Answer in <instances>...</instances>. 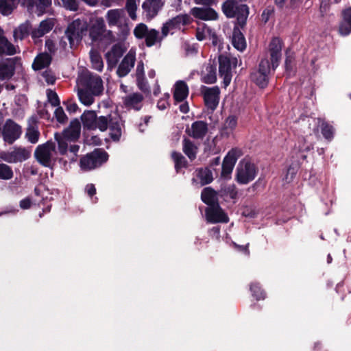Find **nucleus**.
I'll list each match as a JSON object with an SVG mask.
<instances>
[{"mask_svg":"<svg viewBox=\"0 0 351 351\" xmlns=\"http://www.w3.org/2000/svg\"><path fill=\"white\" fill-rule=\"evenodd\" d=\"M221 10L228 19L236 18L234 25L232 45L240 51L246 49V40L240 29H243L247 24L250 8L246 4H239L237 0H226L221 5Z\"/></svg>","mask_w":351,"mask_h":351,"instance_id":"f257e3e1","label":"nucleus"},{"mask_svg":"<svg viewBox=\"0 0 351 351\" xmlns=\"http://www.w3.org/2000/svg\"><path fill=\"white\" fill-rule=\"evenodd\" d=\"M108 154L104 149L96 148L80 158V168L84 171L97 168L108 160Z\"/></svg>","mask_w":351,"mask_h":351,"instance_id":"f03ea898","label":"nucleus"},{"mask_svg":"<svg viewBox=\"0 0 351 351\" xmlns=\"http://www.w3.org/2000/svg\"><path fill=\"white\" fill-rule=\"evenodd\" d=\"M258 171V169L254 163L243 160L237 167L235 180L240 184H247L254 180Z\"/></svg>","mask_w":351,"mask_h":351,"instance_id":"7ed1b4c3","label":"nucleus"},{"mask_svg":"<svg viewBox=\"0 0 351 351\" xmlns=\"http://www.w3.org/2000/svg\"><path fill=\"white\" fill-rule=\"evenodd\" d=\"M271 64L267 58H263L258 64V69L250 73V80L261 88L267 86L269 81Z\"/></svg>","mask_w":351,"mask_h":351,"instance_id":"20e7f679","label":"nucleus"},{"mask_svg":"<svg viewBox=\"0 0 351 351\" xmlns=\"http://www.w3.org/2000/svg\"><path fill=\"white\" fill-rule=\"evenodd\" d=\"M80 85L83 89L88 90L96 96L100 95L103 90V82L101 78L90 73L82 74L80 77Z\"/></svg>","mask_w":351,"mask_h":351,"instance_id":"39448f33","label":"nucleus"},{"mask_svg":"<svg viewBox=\"0 0 351 351\" xmlns=\"http://www.w3.org/2000/svg\"><path fill=\"white\" fill-rule=\"evenodd\" d=\"M55 143L48 141L36 147L34 152V156L40 165L48 167L51 162V152L55 151Z\"/></svg>","mask_w":351,"mask_h":351,"instance_id":"423d86ee","label":"nucleus"},{"mask_svg":"<svg viewBox=\"0 0 351 351\" xmlns=\"http://www.w3.org/2000/svg\"><path fill=\"white\" fill-rule=\"evenodd\" d=\"M201 94L203 96L205 106L210 110H215L219 102L220 89L217 86L208 87L202 86Z\"/></svg>","mask_w":351,"mask_h":351,"instance_id":"0eeeda50","label":"nucleus"},{"mask_svg":"<svg viewBox=\"0 0 351 351\" xmlns=\"http://www.w3.org/2000/svg\"><path fill=\"white\" fill-rule=\"evenodd\" d=\"M191 19L189 15L178 14L167 21L162 25L161 33L162 37H166L171 30L180 29L181 27L189 25Z\"/></svg>","mask_w":351,"mask_h":351,"instance_id":"6e6552de","label":"nucleus"},{"mask_svg":"<svg viewBox=\"0 0 351 351\" xmlns=\"http://www.w3.org/2000/svg\"><path fill=\"white\" fill-rule=\"evenodd\" d=\"M21 127L12 119L6 120L2 130V136L4 141L9 145L12 144L21 136Z\"/></svg>","mask_w":351,"mask_h":351,"instance_id":"1a4fd4ad","label":"nucleus"},{"mask_svg":"<svg viewBox=\"0 0 351 351\" xmlns=\"http://www.w3.org/2000/svg\"><path fill=\"white\" fill-rule=\"evenodd\" d=\"M242 152L238 148L231 149L224 157L221 167V177L226 178L231 175L237 159L241 156Z\"/></svg>","mask_w":351,"mask_h":351,"instance_id":"9d476101","label":"nucleus"},{"mask_svg":"<svg viewBox=\"0 0 351 351\" xmlns=\"http://www.w3.org/2000/svg\"><path fill=\"white\" fill-rule=\"evenodd\" d=\"M205 217L208 223H228L229 217L220 204L207 207L205 209Z\"/></svg>","mask_w":351,"mask_h":351,"instance_id":"9b49d317","label":"nucleus"},{"mask_svg":"<svg viewBox=\"0 0 351 351\" xmlns=\"http://www.w3.org/2000/svg\"><path fill=\"white\" fill-rule=\"evenodd\" d=\"M55 25V19L47 18L40 21L38 27L34 28L32 31L31 37L35 45L41 43L40 38L50 32Z\"/></svg>","mask_w":351,"mask_h":351,"instance_id":"f8f14e48","label":"nucleus"},{"mask_svg":"<svg viewBox=\"0 0 351 351\" xmlns=\"http://www.w3.org/2000/svg\"><path fill=\"white\" fill-rule=\"evenodd\" d=\"M84 29L80 19H76L69 23L65 30V36L69 41L72 47L75 43L77 44L82 38Z\"/></svg>","mask_w":351,"mask_h":351,"instance_id":"ddd939ff","label":"nucleus"},{"mask_svg":"<svg viewBox=\"0 0 351 351\" xmlns=\"http://www.w3.org/2000/svg\"><path fill=\"white\" fill-rule=\"evenodd\" d=\"M1 158L9 163H16L27 160L30 157V152L24 147H14L12 152H3Z\"/></svg>","mask_w":351,"mask_h":351,"instance_id":"4468645a","label":"nucleus"},{"mask_svg":"<svg viewBox=\"0 0 351 351\" xmlns=\"http://www.w3.org/2000/svg\"><path fill=\"white\" fill-rule=\"evenodd\" d=\"M190 14L202 21H215L219 18L218 13L211 6L194 7L191 9Z\"/></svg>","mask_w":351,"mask_h":351,"instance_id":"2eb2a0df","label":"nucleus"},{"mask_svg":"<svg viewBox=\"0 0 351 351\" xmlns=\"http://www.w3.org/2000/svg\"><path fill=\"white\" fill-rule=\"evenodd\" d=\"M282 42L278 37H274L271 39L269 45V51L270 53V60L271 68L274 71L278 66L281 59Z\"/></svg>","mask_w":351,"mask_h":351,"instance_id":"dca6fc26","label":"nucleus"},{"mask_svg":"<svg viewBox=\"0 0 351 351\" xmlns=\"http://www.w3.org/2000/svg\"><path fill=\"white\" fill-rule=\"evenodd\" d=\"M219 74L223 77L224 87H227L230 84L232 77L231 62L228 57L223 55L219 56Z\"/></svg>","mask_w":351,"mask_h":351,"instance_id":"f3484780","label":"nucleus"},{"mask_svg":"<svg viewBox=\"0 0 351 351\" xmlns=\"http://www.w3.org/2000/svg\"><path fill=\"white\" fill-rule=\"evenodd\" d=\"M20 58L15 57L0 61V80H10L15 73L16 65Z\"/></svg>","mask_w":351,"mask_h":351,"instance_id":"a211bd4d","label":"nucleus"},{"mask_svg":"<svg viewBox=\"0 0 351 351\" xmlns=\"http://www.w3.org/2000/svg\"><path fill=\"white\" fill-rule=\"evenodd\" d=\"M208 132V123L204 121H195L191 128L186 129V133L194 139L202 140Z\"/></svg>","mask_w":351,"mask_h":351,"instance_id":"6ab92c4d","label":"nucleus"},{"mask_svg":"<svg viewBox=\"0 0 351 351\" xmlns=\"http://www.w3.org/2000/svg\"><path fill=\"white\" fill-rule=\"evenodd\" d=\"M135 60V53L130 51L123 58L117 68V74L118 76L120 77L126 76L130 73L132 68L134 67Z\"/></svg>","mask_w":351,"mask_h":351,"instance_id":"aec40b11","label":"nucleus"},{"mask_svg":"<svg viewBox=\"0 0 351 351\" xmlns=\"http://www.w3.org/2000/svg\"><path fill=\"white\" fill-rule=\"evenodd\" d=\"M164 3L162 0H146L142 5V8L146 14L147 19L151 20L155 17Z\"/></svg>","mask_w":351,"mask_h":351,"instance_id":"412c9836","label":"nucleus"},{"mask_svg":"<svg viewBox=\"0 0 351 351\" xmlns=\"http://www.w3.org/2000/svg\"><path fill=\"white\" fill-rule=\"evenodd\" d=\"M219 191H215L210 186L204 188L201 192V200L208 207L219 204Z\"/></svg>","mask_w":351,"mask_h":351,"instance_id":"4be33fe9","label":"nucleus"},{"mask_svg":"<svg viewBox=\"0 0 351 351\" xmlns=\"http://www.w3.org/2000/svg\"><path fill=\"white\" fill-rule=\"evenodd\" d=\"M143 99L144 97L141 93H134L123 97V102L126 108H133L138 111L142 108Z\"/></svg>","mask_w":351,"mask_h":351,"instance_id":"5701e85b","label":"nucleus"},{"mask_svg":"<svg viewBox=\"0 0 351 351\" xmlns=\"http://www.w3.org/2000/svg\"><path fill=\"white\" fill-rule=\"evenodd\" d=\"M106 32V25L103 18H98L92 25L89 30V35L93 41L99 40Z\"/></svg>","mask_w":351,"mask_h":351,"instance_id":"b1692460","label":"nucleus"},{"mask_svg":"<svg viewBox=\"0 0 351 351\" xmlns=\"http://www.w3.org/2000/svg\"><path fill=\"white\" fill-rule=\"evenodd\" d=\"M33 29L34 28H32L30 21L28 20L23 23H21L18 26V27L14 29L13 37L14 41L16 42L18 40H24L31 35Z\"/></svg>","mask_w":351,"mask_h":351,"instance_id":"393cba45","label":"nucleus"},{"mask_svg":"<svg viewBox=\"0 0 351 351\" xmlns=\"http://www.w3.org/2000/svg\"><path fill=\"white\" fill-rule=\"evenodd\" d=\"M173 99L176 102L183 101L189 95V87L184 81L179 80L174 86Z\"/></svg>","mask_w":351,"mask_h":351,"instance_id":"a878e982","label":"nucleus"},{"mask_svg":"<svg viewBox=\"0 0 351 351\" xmlns=\"http://www.w3.org/2000/svg\"><path fill=\"white\" fill-rule=\"evenodd\" d=\"M125 49L122 45L117 43L112 47L110 51L106 54V57L108 64L115 65L119 61V59L123 55Z\"/></svg>","mask_w":351,"mask_h":351,"instance_id":"bb28decb","label":"nucleus"},{"mask_svg":"<svg viewBox=\"0 0 351 351\" xmlns=\"http://www.w3.org/2000/svg\"><path fill=\"white\" fill-rule=\"evenodd\" d=\"M17 53L16 47L4 36H0V57L13 56Z\"/></svg>","mask_w":351,"mask_h":351,"instance_id":"cd10ccee","label":"nucleus"},{"mask_svg":"<svg viewBox=\"0 0 351 351\" xmlns=\"http://www.w3.org/2000/svg\"><path fill=\"white\" fill-rule=\"evenodd\" d=\"M217 81V68L215 64H208L206 65L205 70L202 71V82L212 84Z\"/></svg>","mask_w":351,"mask_h":351,"instance_id":"c85d7f7f","label":"nucleus"},{"mask_svg":"<svg viewBox=\"0 0 351 351\" xmlns=\"http://www.w3.org/2000/svg\"><path fill=\"white\" fill-rule=\"evenodd\" d=\"M81 121L84 128L90 130L96 129L97 114L95 111H84L81 116Z\"/></svg>","mask_w":351,"mask_h":351,"instance_id":"c756f323","label":"nucleus"},{"mask_svg":"<svg viewBox=\"0 0 351 351\" xmlns=\"http://www.w3.org/2000/svg\"><path fill=\"white\" fill-rule=\"evenodd\" d=\"M195 173L201 186L209 184L213 181L212 171L208 167L197 168L195 170Z\"/></svg>","mask_w":351,"mask_h":351,"instance_id":"7c9ffc66","label":"nucleus"},{"mask_svg":"<svg viewBox=\"0 0 351 351\" xmlns=\"http://www.w3.org/2000/svg\"><path fill=\"white\" fill-rule=\"evenodd\" d=\"M219 197L222 198L229 197L234 200L238 199V190L235 184H222L219 190Z\"/></svg>","mask_w":351,"mask_h":351,"instance_id":"2f4dec72","label":"nucleus"},{"mask_svg":"<svg viewBox=\"0 0 351 351\" xmlns=\"http://www.w3.org/2000/svg\"><path fill=\"white\" fill-rule=\"evenodd\" d=\"M51 56L47 53H43L36 57L32 64L35 71H39L49 66L51 62Z\"/></svg>","mask_w":351,"mask_h":351,"instance_id":"473e14b6","label":"nucleus"},{"mask_svg":"<svg viewBox=\"0 0 351 351\" xmlns=\"http://www.w3.org/2000/svg\"><path fill=\"white\" fill-rule=\"evenodd\" d=\"M197 149V147L190 139L187 138L183 139L182 151L191 161L196 158Z\"/></svg>","mask_w":351,"mask_h":351,"instance_id":"72a5a7b5","label":"nucleus"},{"mask_svg":"<svg viewBox=\"0 0 351 351\" xmlns=\"http://www.w3.org/2000/svg\"><path fill=\"white\" fill-rule=\"evenodd\" d=\"M109 125L110 136L114 141H119L121 136V129L120 124L117 118L113 119L111 115H109Z\"/></svg>","mask_w":351,"mask_h":351,"instance_id":"f704fd0d","label":"nucleus"},{"mask_svg":"<svg viewBox=\"0 0 351 351\" xmlns=\"http://www.w3.org/2000/svg\"><path fill=\"white\" fill-rule=\"evenodd\" d=\"M171 158L175 163L176 173H179L182 168H186L188 167V161L180 152L173 151L171 153Z\"/></svg>","mask_w":351,"mask_h":351,"instance_id":"c9c22d12","label":"nucleus"},{"mask_svg":"<svg viewBox=\"0 0 351 351\" xmlns=\"http://www.w3.org/2000/svg\"><path fill=\"white\" fill-rule=\"evenodd\" d=\"M320 124L321 132L323 136L328 141H330L334 138L335 129L329 123L322 120L318 119Z\"/></svg>","mask_w":351,"mask_h":351,"instance_id":"e433bc0d","label":"nucleus"},{"mask_svg":"<svg viewBox=\"0 0 351 351\" xmlns=\"http://www.w3.org/2000/svg\"><path fill=\"white\" fill-rule=\"evenodd\" d=\"M164 37H159V32L156 29H151L145 37V45L147 47L154 46L157 42H160Z\"/></svg>","mask_w":351,"mask_h":351,"instance_id":"4c0bfd02","label":"nucleus"},{"mask_svg":"<svg viewBox=\"0 0 351 351\" xmlns=\"http://www.w3.org/2000/svg\"><path fill=\"white\" fill-rule=\"evenodd\" d=\"M90 58L93 69L101 71L104 68V62L99 53L95 50L91 49L90 51Z\"/></svg>","mask_w":351,"mask_h":351,"instance_id":"58836bf2","label":"nucleus"},{"mask_svg":"<svg viewBox=\"0 0 351 351\" xmlns=\"http://www.w3.org/2000/svg\"><path fill=\"white\" fill-rule=\"evenodd\" d=\"M16 8L15 0H0V13L3 16L12 14Z\"/></svg>","mask_w":351,"mask_h":351,"instance_id":"ea45409f","label":"nucleus"},{"mask_svg":"<svg viewBox=\"0 0 351 351\" xmlns=\"http://www.w3.org/2000/svg\"><path fill=\"white\" fill-rule=\"evenodd\" d=\"M77 95L80 102L85 106H90L94 102L95 95L88 90L80 89Z\"/></svg>","mask_w":351,"mask_h":351,"instance_id":"a19ab883","label":"nucleus"},{"mask_svg":"<svg viewBox=\"0 0 351 351\" xmlns=\"http://www.w3.org/2000/svg\"><path fill=\"white\" fill-rule=\"evenodd\" d=\"M121 11L118 9L110 10L106 14V19L109 26L117 25L118 22L121 18Z\"/></svg>","mask_w":351,"mask_h":351,"instance_id":"79ce46f5","label":"nucleus"},{"mask_svg":"<svg viewBox=\"0 0 351 351\" xmlns=\"http://www.w3.org/2000/svg\"><path fill=\"white\" fill-rule=\"evenodd\" d=\"M250 289L252 292L253 297H254L256 299V300L265 299L266 293L264 291V290L261 288L258 282L251 283Z\"/></svg>","mask_w":351,"mask_h":351,"instance_id":"37998d69","label":"nucleus"},{"mask_svg":"<svg viewBox=\"0 0 351 351\" xmlns=\"http://www.w3.org/2000/svg\"><path fill=\"white\" fill-rule=\"evenodd\" d=\"M12 169L5 163H0V180H8L13 178Z\"/></svg>","mask_w":351,"mask_h":351,"instance_id":"c03bdc74","label":"nucleus"},{"mask_svg":"<svg viewBox=\"0 0 351 351\" xmlns=\"http://www.w3.org/2000/svg\"><path fill=\"white\" fill-rule=\"evenodd\" d=\"M25 137L27 138L29 142L35 144L39 140L40 132L37 128H34V126H29L27 129Z\"/></svg>","mask_w":351,"mask_h":351,"instance_id":"a18cd8bd","label":"nucleus"},{"mask_svg":"<svg viewBox=\"0 0 351 351\" xmlns=\"http://www.w3.org/2000/svg\"><path fill=\"white\" fill-rule=\"evenodd\" d=\"M55 140L58 143V147L59 153L61 155H64L68 149V143L66 139L64 138L62 135L58 132H56L54 135Z\"/></svg>","mask_w":351,"mask_h":351,"instance_id":"49530a36","label":"nucleus"},{"mask_svg":"<svg viewBox=\"0 0 351 351\" xmlns=\"http://www.w3.org/2000/svg\"><path fill=\"white\" fill-rule=\"evenodd\" d=\"M149 29L144 23L138 24L134 29V35L138 39L145 38Z\"/></svg>","mask_w":351,"mask_h":351,"instance_id":"de8ad7c7","label":"nucleus"},{"mask_svg":"<svg viewBox=\"0 0 351 351\" xmlns=\"http://www.w3.org/2000/svg\"><path fill=\"white\" fill-rule=\"evenodd\" d=\"M109 117L100 116L99 117H97L96 121V128H98L100 131L104 132L107 130L109 125Z\"/></svg>","mask_w":351,"mask_h":351,"instance_id":"09e8293b","label":"nucleus"},{"mask_svg":"<svg viewBox=\"0 0 351 351\" xmlns=\"http://www.w3.org/2000/svg\"><path fill=\"white\" fill-rule=\"evenodd\" d=\"M125 8L127 12L130 16V17L132 20H135L136 19V0H127L125 4Z\"/></svg>","mask_w":351,"mask_h":351,"instance_id":"8fccbe9b","label":"nucleus"},{"mask_svg":"<svg viewBox=\"0 0 351 351\" xmlns=\"http://www.w3.org/2000/svg\"><path fill=\"white\" fill-rule=\"evenodd\" d=\"M237 125V117L235 115H230L225 120L223 129L233 131Z\"/></svg>","mask_w":351,"mask_h":351,"instance_id":"3c124183","label":"nucleus"},{"mask_svg":"<svg viewBox=\"0 0 351 351\" xmlns=\"http://www.w3.org/2000/svg\"><path fill=\"white\" fill-rule=\"evenodd\" d=\"M47 96L49 102L51 104V106L54 107H58L60 104V101L58 94L51 89L47 90Z\"/></svg>","mask_w":351,"mask_h":351,"instance_id":"603ef678","label":"nucleus"},{"mask_svg":"<svg viewBox=\"0 0 351 351\" xmlns=\"http://www.w3.org/2000/svg\"><path fill=\"white\" fill-rule=\"evenodd\" d=\"M60 134L62 135V137H64V138H65L68 141H75L78 139L80 134L77 133V132L73 131V130H71L70 128H67L64 129L63 130L62 133Z\"/></svg>","mask_w":351,"mask_h":351,"instance_id":"864d4df0","label":"nucleus"},{"mask_svg":"<svg viewBox=\"0 0 351 351\" xmlns=\"http://www.w3.org/2000/svg\"><path fill=\"white\" fill-rule=\"evenodd\" d=\"M136 84L138 88L143 93H148L150 92L149 86L148 85L147 81L145 77H137Z\"/></svg>","mask_w":351,"mask_h":351,"instance_id":"5fc2aeb1","label":"nucleus"},{"mask_svg":"<svg viewBox=\"0 0 351 351\" xmlns=\"http://www.w3.org/2000/svg\"><path fill=\"white\" fill-rule=\"evenodd\" d=\"M51 5V0H38L37 14L41 16L46 12V10Z\"/></svg>","mask_w":351,"mask_h":351,"instance_id":"6e6d98bb","label":"nucleus"},{"mask_svg":"<svg viewBox=\"0 0 351 351\" xmlns=\"http://www.w3.org/2000/svg\"><path fill=\"white\" fill-rule=\"evenodd\" d=\"M339 32L342 36H348L351 33V23L341 20L339 26Z\"/></svg>","mask_w":351,"mask_h":351,"instance_id":"4d7b16f0","label":"nucleus"},{"mask_svg":"<svg viewBox=\"0 0 351 351\" xmlns=\"http://www.w3.org/2000/svg\"><path fill=\"white\" fill-rule=\"evenodd\" d=\"M54 116L57 121L60 123H65L68 120V118L64 113L63 108L60 106H58V108L56 109L54 112Z\"/></svg>","mask_w":351,"mask_h":351,"instance_id":"13d9d810","label":"nucleus"},{"mask_svg":"<svg viewBox=\"0 0 351 351\" xmlns=\"http://www.w3.org/2000/svg\"><path fill=\"white\" fill-rule=\"evenodd\" d=\"M274 10L273 8H266L261 14V21L266 23L269 20L270 16L274 14Z\"/></svg>","mask_w":351,"mask_h":351,"instance_id":"bf43d9fd","label":"nucleus"},{"mask_svg":"<svg viewBox=\"0 0 351 351\" xmlns=\"http://www.w3.org/2000/svg\"><path fill=\"white\" fill-rule=\"evenodd\" d=\"M339 1L340 0H322L319 8L320 12L322 13L326 12L332 3H338Z\"/></svg>","mask_w":351,"mask_h":351,"instance_id":"052dcab7","label":"nucleus"},{"mask_svg":"<svg viewBox=\"0 0 351 351\" xmlns=\"http://www.w3.org/2000/svg\"><path fill=\"white\" fill-rule=\"evenodd\" d=\"M64 7L72 11H76L78 9V3L76 0H62Z\"/></svg>","mask_w":351,"mask_h":351,"instance_id":"680f3d73","label":"nucleus"},{"mask_svg":"<svg viewBox=\"0 0 351 351\" xmlns=\"http://www.w3.org/2000/svg\"><path fill=\"white\" fill-rule=\"evenodd\" d=\"M64 104L66 105V110L70 113H75L78 110V106L72 100L68 99L66 102H64Z\"/></svg>","mask_w":351,"mask_h":351,"instance_id":"e2e57ef3","label":"nucleus"},{"mask_svg":"<svg viewBox=\"0 0 351 351\" xmlns=\"http://www.w3.org/2000/svg\"><path fill=\"white\" fill-rule=\"evenodd\" d=\"M45 45V48L49 53H54L56 51L57 49L56 47V44H55V42L52 39H50V38L46 39Z\"/></svg>","mask_w":351,"mask_h":351,"instance_id":"0e129e2a","label":"nucleus"},{"mask_svg":"<svg viewBox=\"0 0 351 351\" xmlns=\"http://www.w3.org/2000/svg\"><path fill=\"white\" fill-rule=\"evenodd\" d=\"M220 230L219 226H214L208 230V235L212 238L219 239L220 237Z\"/></svg>","mask_w":351,"mask_h":351,"instance_id":"69168bd1","label":"nucleus"},{"mask_svg":"<svg viewBox=\"0 0 351 351\" xmlns=\"http://www.w3.org/2000/svg\"><path fill=\"white\" fill-rule=\"evenodd\" d=\"M19 206L21 209L27 210L31 208L32 199L29 197H27L21 199L19 202Z\"/></svg>","mask_w":351,"mask_h":351,"instance_id":"338daca9","label":"nucleus"},{"mask_svg":"<svg viewBox=\"0 0 351 351\" xmlns=\"http://www.w3.org/2000/svg\"><path fill=\"white\" fill-rule=\"evenodd\" d=\"M341 16L343 20L351 23V7L343 10Z\"/></svg>","mask_w":351,"mask_h":351,"instance_id":"774afa93","label":"nucleus"}]
</instances>
